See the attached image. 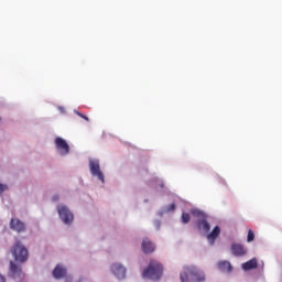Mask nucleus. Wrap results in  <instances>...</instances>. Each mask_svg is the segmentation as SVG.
I'll list each match as a JSON object with an SVG mask.
<instances>
[{"label": "nucleus", "mask_w": 282, "mask_h": 282, "mask_svg": "<svg viewBox=\"0 0 282 282\" xmlns=\"http://www.w3.org/2000/svg\"><path fill=\"white\" fill-rule=\"evenodd\" d=\"M181 282H204L205 274L196 267H184L183 272L180 274Z\"/></svg>", "instance_id": "nucleus-1"}, {"label": "nucleus", "mask_w": 282, "mask_h": 282, "mask_svg": "<svg viewBox=\"0 0 282 282\" xmlns=\"http://www.w3.org/2000/svg\"><path fill=\"white\" fill-rule=\"evenodd\" d=\"M163 273V265L155 261L151 260L149 267L143 271V279H150L153 281H159Z\"/></svg>", "instance_id": "nucleus-2"}, {"label": "nucleus", "mask_w": 282, "mask_h": 282, "mask_svg": "<svg viewBox=\"0 0 282 282\" xmlns=\"http://www.w3.org/2000/svg\"><path fill=\"white\" fill-rule=\"evenodd\" d=\"M11 253L13 254L17 262L25 263L28 261V248H25V246H23L20 241H17L12 247Z\"/></svg>", "instance_id": "nucleus-3"}, {"label": "nucleus", "mask_w": 282, "mask_h": 282, "mask_svg": "<svg viewBox=\"0 0 282 282\" xmlns=\"http://www.w3.org/2000/svg\"><path fill=\"white\" fill-rule=\"evenodd\" d=\"M57 213L65 225H70L74 221V214L69 212L67 206L59 205L57 207Z\"/></svg>", "instance_id": "nucleus-4"}, {"label": "nucleus", "mask_w": 282, "mask_h": 282, "mask_svg": "<svg viewBox=\"0 0 282 282\" xmlns=\"http://www.w3.org/2000/svg\"><path fill=\"white\" fill-rule=\"evenodd\" d=\"M89 169H90V174L94 177H97L102 184L105 183V176L102 172L100 171V165L98 160H90L89 161Z\"/></svg>", "instance_id": "nucleus-5"}, {"label": "nucleus", "mask_w": 282, "mask_h": 282, "mask_svg": "<svg viewBox=\"0 0 282 282\" xmlns=\"http://www.w3.org/2000/svg\"><path fill=\"white\" fill-rule=\"evenodd\" d=\"M55 147L62 155L69 154V144L67 143V141H65V139L57 137L55 139Z\"/></svg>", "instance_id": "nucleus-6"}, {"label": "nucleus", "mask_w": 282, "mask_h": 282, "mask_svg": "<svg viewBox=\"0 0 282 282\" xmlns=\"http://www.w3.org/2000/svg\"><path fill=\"white\" fill-rule=\"evenodd\" d=\"M10 229L18 234L25 232V223L19 218H11Z\"/></svg>", "instance_id": "nucleus-7"}, {"label": "nucleus", "mask_w": 282, "mask_h": 282, "mask_svg": "<svg viewBox=\"0 0 282 282\" xmlns=\"http://www.w3.org/2000/svg\"><path fill=\"white\" fill-rule=\"evenodd\" d=\"M231 251L235 257L241 258L247 256V248H245V246L241 243H237V242L232 243Z\"/></svg>", "instance_id": "nucleus-8"}, {"label": "nucleus", "mask_w": 282, "mask_h": 282, "mask_svg": "<svg viewBox=\"0 0 282 282\" xmlns=\"http://www.w3.org/2000/svg\"><path fill=\"white\" fill-rule=\"evenodd\" d=\"M111 271L113 273V275L121 280V279H124V275H126V268L119 263H113L111 265Z\"/></svg>", "instance_id": "nucleus-9"}, {"label": "nucleus", "mask_w": 282, "mask_h": 282, "mask_svg": "<svg viewBox=\"0 0 282 282\" xmlns=\"http://www.w3.org/2000/svg\"><path fill=\"white\" fill-rule=\"evenodd\" d=\"M155 250V246L152 241H150L148 238H144L142 241V251L145 254L153 253Z\"/></svg>", "instance_id": "nucleus-10"}, {"label": "nucleus", "mask_w": 282, "mask_h": 282, "mask_svg": "<svg viewBox=\"0 0 282 282\" xmlns=\"http://www.w3.org/2000/svg\"><path fill=\"white\" fill-rule=\"evenodd\" d=\"M9 275L13 279L21 278V267L17 265L13 261H10Z\"/></svg>", "instance_id": "nucleus-11"}, {"label": "nucleus", "mask_w": 282, "mask_h": 282, "mask_svg": "<svg viewBox=\"0 0 282 282\" xmlns=\"http://www.w3.org/2000/svg\"><path fill=\"white\" fill-rule=\"evenodd\" d=\"M67 275V269L61 267V264H57L55 269L53 270V276L56 280H61Z\"/></svg>", "instance_id": "nucleus-12"}, {"label": "nucleus", "mask_w": 282, "mask_h": 282, "mask_svg": "<svg viewBox=\"0 0 282 282\" xmlns=\"http://www.w3.org/2000/svg\"><path fill=\"white\" fill-rule=\"evenodd\" d=\"M218 269L223 273H231L232 265L230 264L229 261L224 260V261L218 262Z\"/></svg>", "instance_id": "nucleus-13"}, {"label": "nucleus", "mask_w": 282, "mask_h": 282, "mask_svg": "<svg viewBox=\"0 0 282 282\" xmlns=\"http://www.w3.org/2000/svg\"><path fill=\"white\" fill-rule=\"evenodd\" d=\"M219 235H220L219 226H216L214 228V230L210 234H208L207 239H208V241L210 242L212 246L215 243V241H216V239L218 238Z\"/></svg>", "instance_id": "nucleus-14"}, {"label": "nucleus", "mask_w": 282, "mask_h": 282, "mask_svg": "<svg viewBox=\"0 0 282 282\" xmlns=\"http://www.w3.org/2000/svg\"><path fill=\"white\" fill-rule=\"evenodd\" d=\"M258 268V261L257 259H251L245 263H242V269L245 271H250V270H254Z\"/></svg>", "instance_id": "nucleus-15"}, {"label": "nucleus", "mask_w": 282, "mask_h": 282, "mask_svg": "<svg viewBox=\"0 0 282 282\" xmlns=\"http://www.w3.org/2000/svg\"><path fill=\"white\" fill-rule=\"evenodd\" d=\"M197 229L203 230L205 232H208L210 230V226L206 220V217H204L202 220L197 221Z\"/></svg>", "instance_id": "nucleus-16"}, {"label": "nucleus", "mask_w": 282, "mask_h": 282, "mask_svg": "<svg viewBox=\"0 0 282 282\" xmlns=\"http://www.w3.org/2000/svg\"><path fill=\"white\" fill-rule=\"evenodd\" d=\"M191 214L193 217L197 218L198 221L206 218V215L199 209L194 208L191 210Z\"/></svg>", "instance_id": "nucleus-17"}, {"label": "nucleus", "mask_w": 282, "mask_h": 282, "mask_svg": "<svg viewBox=\"0 0 282 282\" xmlns=\"http://www.w3.org/2000/svg\"><path fill=\"white\" fill-rule=\"evenodd\" d=\"M189 220H191L189 214H188V213H183V214H182V223H183L184 225H187V224L189 223Z\"/></svg>", "instance_id": "nucleus-18"}, {"label": "nucleus", "mask_w": 282, "mask_h": 282, "mask_svg": "<svg viewBox=\"0 0 282 282\" xmlns=\"http://www.w3.org/2000/svg\"><path fill=\"white\" fill-rule=\"evenodd\" d=\"M247 241L250 243L252 241H254V234L251 229H249L248 231V237H247Z\"/></svg>", "instance_id": "nucleus-19"}, {"label": "nucleus", "mask_w": 282, "mask_h": 282, "mask_svg": "<svg viewBox=\"0 0 282 282\" xmlns=\"http://www.w3.org/2000/svg\"><path fill=\"white\" fill-rule=\"evenodd\" d=\"M74 112H75L77 116H79V118H82L83 120H86V122H88L89 119H88L87 116L80 113V111H78V110H75Z\"/></svg>", "instance_id": "nucleus-20"}, {"label": "nucleus", "mask_w": 282, "mask_h": 282, "mask_svg": "<svg viewBox=\"0 0 282 282\" xmlns=\"http://www.w3.org/2000/svg\"><path fill=\"white\" fill-rule=\"evenodd\" d=\"M74 112H75L77 116H79V118H82L83 120H86V122H88L89 119H88L87 116L80 113V111H78V110H75Z\"/></svg>", "instance_id": "nucleus-21"}, {"label": "nucleus", "mask_w": 282, "mask_h": 282, "mask_svg": "<svg viewBox=\"0 0 282 282\" xmlns=\"http://www.w3.org/2000/svg\"><path fill=\"white\" fill-rule=\"evenodd\" d=\"M6 191H8V185L0 184V195L3 194Z\"/></svg>", "instance_id": "nucleus-22"}, {"label": "nucleus", "mask_w": 282, "mask_h": 282, "mask_svg": "<svg viewBox=\"0 0 282 282\" xmlns=\"http://www.w3.org/2000/svg\"><path fill=\"white\" fill-rule=\"evenodd\" d=\"M175 210V204L172 203L167 206V212H174Z\"/></svg>", "instance_id": "nucleus-23"}, {"label": "nucleus", "mask_w": 282, "mask_h": 282, "mask_svg": "<svg viewBox=\"0 0 282 282\" xmlns=\"http://www.w3.org/2000/svg\"><path fill=\"white\" fill-rule=\"evenodd\" d=\"M58 199H59L58 195H55V196H53V198H52V200L55 202V203L58 202Z\"/></svg>", "instance_id": "nucleus-24"}, {"label": "nucleus", "mask_w": 282, "mask_h": 282, "mask_svg": "<svg viewBox=\"0 0 282 282\" xmlns=\"http://www.w3.org/2000/svg\"><path fill=\"white\" fill-rule=\"evenodd\" d=\"M0 282H6V276L0 273Z\"/></svg>", "instance_id": "nucleus-25"}]
</instances>
